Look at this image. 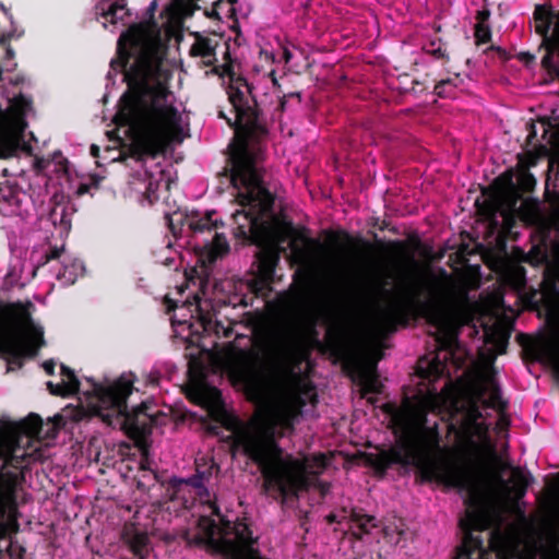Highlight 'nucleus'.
<instances>
[{
	"mask_svg": "<svg viewBox=\"0 0 559 559\" xmlns=\"http://www.w3.org/2000/svg\"><path fill=\"white\" fill-rule=\"evenodd\" d=\"M156 1L146 10L148 20L133 24L117 40L116 56L110 69L123 74L127 91L120 96L114 122L127 127L129 143L122 154L144 163L163 155L174 134L180 132L181 115L166 104L170 94L164 68V46L154 14Z\"/></svg>",
	"mask_w": 559,
	"mask_h": 559,
	"instance_id": "nucleus-1",
	"label": "nucleus"
},
{
	"mask_svg": "<svg viewBox=\"0 0 559 559\" xmlns=\"http://www.w3.org/2000/svg\"><path fill=\"white\" fill-rule=\"evenodd\" d=\"M383 412L391 416L395 444L380 449L377 453L362 454L367 466L379 477H384L393 465L414 467L423 481H436L451 488L473 489L475 474L465 462L441 455L442 437L439 425L428 426V413L425 406L414 404L408 397L402 408L386 403Z\"/></svg>",
	"mask_w": 559,
	"mask_h": 559,
	"instance_id": "nucleus-2",
	"label": "nucleus"
},
{
	"mask_svg": "<svg viewBox=\"0 0 559 559\" xmlns=\"http://www.w3.org/2000/svg\"><path fill=\"white\" fill-rule=\"evenodd\" d=\"M223 426L231 431L227 441L230 442L233 456L241 452L259 467L265 493L274 490V499L280 497L281 503L284 504L288 497H298L299 492L310 488L307 462L292 455L283 457V450L275 439V429L272 425H243L234 418H226L222 425H209L206 430L218 436Z\"/></svg>",
	"mask_w": 559,
	"mask_h": 559,
	"instance_id": "nucleus-3",
	"label": "nucleus"
},
{
	"mask_svg": "<svg viewBox=\"0 0 559 559\" xmlns=\"http://www.w3.org/2000/svg\"><path fill=\"white\" fill-rule=\"evenodd\" d=\"M60 415L55 416L53 425L44 433L43 419L31 413L20 421H3L0 425V554L12 546L11 536L19 528L17 492L24 481L27 468L35 452L24 447L35 439L53 438L62 423Z\"/></svg>",
	"mask_w": 559,
	"mask_h": 559,
	"instance_id": "nucleus-4",
	"label": "nucleus"
},
{
	"mask_svg": "<svg viewBox=\"0 0 559 559\" xmlns=\"http://www.w3.org/2000/svg\"><path fill=\"white\" fill-rule=\"evenodd\" d=\"M233 167H224L227 177L237 190L236 200L241 206L233 214L235 237L261 246L272 236V226L265 217L273 212L274 197L264 186L260 165H255L246 146H240L231 156Z\"/></svg>",
	"mask_w": 559,
	"mask_h": 559,
	"instance_id": "nucleus-5",
	"label": "nucleus"
},
{
	"mask_svg": "<svg viewBox=\"0 0 559 559\" xmlns=\"http://www.w3.org/2000/svg\"><path fill=\"white\" fill-rule=\"evenodd\" d=\"M226 369L229 378L254 394L266 390L289 393V401L283 407L296 420L302 415V408L310 402L318 403L316 388L284 364L270 365L255 349L239 348L227 359Z\"/></svg>",
	"mask_w": 559,
	"mask_h": 559,
	"instance_id": "nucleus-6",
	"label": "nucleus"
},
{
	"mask_svg": "<svg viewBox=\"0 0 559 559\" xmlns=\"http://www.w3.org/2000/svg\"><path fill=\"white\" fill-rule=\"evenodd\" d=\"M34 309L29 300L0 302V358L7 361L8 372L21 369L45 345L43 329L33 322Z\"/></svg>",
	"mask_w": 559,
	"mask_h": 559,
	"instance_id": "nucleus-7",
	"label": "nucleus"
},
{
	"mask_svg": "<svg viewBox=\"0 0 559 559\" xmlns=\"http://www.w3.org/2000/svg\"><path fill=\"white\" fill-rule=\"evenodd\" d=\"M91 388L84 392L90 411L102 418L108 426L120 425L131 436H144L148 429L150 416L144 403L128 407V397L133 392V380L120 377L112 383L104 385L93 379H87Z\"/></svg>",
	"mask_w": 559,
	"mask_h": 559,
	"instance_id": "nucleus-8",
	"label": "nucleus"
},
{
	"mask_svg": "<svg viewBox=\"0 0 559 559\" xmlns=\"http://www.w3.org/2000/svg\"><path fill=\"white\" fill-rule=\"evenodd\" d=\"M354 301L353 295L346 296L330 313L324 349L335 360L342 361L344 369L357 372L364 393H380L381 383L376 364H360L349 345V333L355 317Z\"/></svg>",
	"mask_w": 559,
	"mask_h": 559,
	"instance_id": "nucleus-9",
	"label": "nucleus"
},
{
	"mask_svg": "<svg viewBox=\"0 0 559 559\" xmlns=\"http://www.w3.org/2000/svg\"><path fill=\"white\" fill-rule=\"evenodd\" d=\"M536 185L537 180L531 171L509 168L483 188L484 200H477L475 204L479 214L490 222H496L498 212L510 217L522 194L533 192Z\"/></svg>",
	"mask_w": 559,
	"mask_h": 559,
	"instance_id": "nucleus-10",
	"label": "nucleus"
},
{
	"mask_svg": "<svg viewBox=\"0 0 559 559\" xmlns=\"http://www.w3.org/2000/svg\"><path fill=\"white\" fill-rule=\"evenodd\" d=\"M214 72L223 78L227 76L229 80L227 87L228 100L238 114V118L233 121V124H237L239 119H245L247 132L251 134L266 132L265 119L255 96L252 94L253 86L243 76L235 72L231 62L216 67Z\"/></svg>",
	"mask_w": 559,
	"mask_h": 559,
	"instance_id": "nucleus-11",
	"label": "nucleus"
},
{
	"mask_svg": "<svg viewBox=\"0 0 559 559\" xmlns=\"http://www.w3.org/2000/svg\"><path fill=\"white\" fill-rule=\"evenodd\" d=\"M31 106L32 100L20 94L11 99L9 110L0 115V159L13 157L19 151L31 152L24 140Z\"/></svg>",
	"mask_w": 559,
	"mask_h": 559,
	"instance_id": "nucleus-12",
	"label": "nucleus"
},
{
	"mask_svg": "<svg viewBox=\"0 0 559 559\" xmlns=\"http://www.w3.org/2000/svg\"><path fill=\"white\" fill-rule=\"evenodd\" d=\"M465 503V515L459 521L463 534L462 543L452 559H484L487 549L483 537L475 533L488 531L491 526V516L477 500L467 499Z\"/></svg>",
	"mask_w": 559,
	"mask_h": 559,
	"instance_id": "nucleus-13",
	"label": "nucleus"
},
{
	"mask_svg": "<svg viewBox=\"0 0 559 559\" xmlns=\"http://www.w3.org/2000/svg\"><path fill=\"white\" fill-rule=\"evenodd\" d=\"M200 523H206V526L204 527V536L197 537L195 542L198 544H207L215 548L216 551L228 557H236L239 555L240 548L238 543L245 547H251L257 542V539L252 537V531L243 522H238L233 527L237 543L225 537L216 539L215 533L217 525L213 520L202 518Z\"/></svg>",
	"mask_w": 559,
	"mask_h": 559,
	"instance_id": "nucleus-14",
	"label": "nucleus"
},
{
	"mask_svg": "<svg viewBox=\"0 0 559 559\" xmlns=\"http://www.w3.org/2000/svg\"><path fill=\"white\" fill-rule=\"evenodd\" d=\"M417 292L413 285H407L400 299L382 309L378 316V324L381 329L395 331L397 324H407L408 313L417 301Z\"/></svg>",
	"mask_w": 559,
	"mask_h": 559,
	"instance_id": "nucleus-15",
	"label": "nucleus"
},
{
	"mask_svg": "<svg viewBox=\"0 0 559 559\" xmlns=\"http://www.w3.org/2000/svg\"><path fill=\"white\" fill-rule=\"evenodd\" d=\"M233 110L235 112L234 119L227 117L224 111H222V110L218 111V117L222 119H225L227 124L230 128H233L235 131V138L228 146L229 154H228V158H227V165L225 167H233L231 156L242 145L246 146L252 162L255 165H259V160L261 157V151L253 148L250 145V141H259L260 139L266 136L269 133V130L266 129V132L261 133V134H251V133L247 132V130H246V120L245 119H239V122L237 124H233V121H235L238 118V114L234 107H233Z\"/></svg>",
	"mask_w": 559,
	"mask_h": 559,
	"instance_id": "nucleus-16",
	"label": "nucleus"
},
{
	"mask_svg": "<svg viewBox=\"0 0 559 559\" xmlns=\"http://www.w3.org/2000/svg\"><path fill=\"white\" fill-rule=\"evenodd\" d=\"M32 206V197L16 183L7 181L0 185V214L24 216Z\"/></svg>",
	"mask_w": 559,
	"mask_h": 559,
	"instance_id": "nucleus-17",
	"label": "nucleus"
},
{
	"mask_svg": "<svg viewBox=\"0 0 559 559\" xmlns=\"http://www.w3.org/2000/svg\"><path fill=\"white\" fill-rule=\"evenodd\" d=\"M369 234L371 235L376 247L380 250L388 251L399 255H408L409 259L414 261L413 253H411L412 249L413 252H417L424 259L430 261L435 259L433 248L431 246L425 245L416 235L408 237L407 241H384L383 239L379 238L376 233L369 231Z\"/></svg>",
	"mask_w": 559,
	"mask_h": 559,
	"instance_id": "nucleus-18",
	"label": "nucleus"
},
{
	"mask_svg": "<svg viewBox=\"0 0 559 559\" xmlns=\"http://www.w3.org/2000/svg\"><path fill=\"white\" fill-rule=\"evenodd\" d=\"M507 468L511 469L510 480H506L501 473L496 474V479L504 493L518 502L525 497L534 479L528 472L519 466L512 467L509 463H506L502 465V471Z\"/></svg>",
	"mask_w": 559,
	"mask_h": 559,
	"instance_id": "nucleus-19",
	"label": "nucleus"
},
{
	"mask_svg": "<svg viewBox=\"0 0 559 559\" xmlns=\"http://www.w3.org/2000/svg\"><path fill=\"white\" fill-rule=\"evenodd\" d=\"M426 318L429 324L437 328V342L443 349H452L457 342V336L451 328V322L447 313L436 307L425 309Z\"/></svg>",
	"mask_w": 559,
	"mask_h": 559,
	"instance_id": "nucleus-20",
	"label": "nucleus"
},
{
	"mask_svg": "<svg viewBox=\"0 0 559 559\" xmlns=\"http://www.w3.org/2000/svg\"><path fill=\"white\" fill-rule=\"evenodd\" d=\"M498 215L503 218V222L508 227L513 225L516 216L527 225H536L542 221V213L537 199H525L519 206L516 204L515 211L510 217L506 216L502 212H498Z\"/></svg>",
	"mask_w": 559,
	"mask_h": 559,
	"instance_id": "nucleus-21",
	"label": "nucleus"
},
{
	"mask_svg": "<svg viewBox=\"0 0 559 559\" xmlns=\"http://www.w3.org/2000/svg\"><path fill=\"white\" fill-rule=\"evenodd\" d=\"M60 370L62 377L60 383H53L51 381L47 382V389L50 394L61 397H68L78 394L80 392L81 383L74 371L63 364H61Z\"/></svg>",
	"mask_w": 559,
	"mask_h": 559,
	"instance_id": "nucleus-22",
	"label": "nucleus"
},
{
	"mask_svg": "<svg viewBox=\"0 0 559 559\" xmlns=\"http://www.w3.org/2000/svg\"><path fill=\"white\" fill-rule=\"evenodd\" d=\"M481 413L477 406L472 407L460 426L454 423L448 424V433L455 435L460 441L473 442L475 430L479 428L478 419Z\"/></svg>",
	"mask_w": 559,
	"mask_h": 559,
	"instance_id": "nucleus-23",
	"label": "nucleus"
},
{
	"mask_svg": "<svg viewBox=\"0 0 559 559\" xmlns=\"http://www.w3.org/2000/svg\"><path fill=\"white\" fill-rule=\"evenodd\" d=\"M511 331L507 325L497 323L485 332V342L493 346L498 355L507 352Z\"/></svg>",
	"mask_w": 559,
	"mask_h": 559,
	"instance_id": "nucleus-24",
	"label": "nucleus"
},
{
	"mask_svg": "<svg viewBox=\"0 0 559 559\" xmlns=\"http://www.w3.org/2000/svg\"><path fill=\"white\" fill-rule=\"evenodd\" d=\"M72 206L69 203H56L48 214V219L55 227L60 228V234H68L71 229Z\"/></svg>",
	"mask_w": 559,
	"mask_h": 559,
	"instance_id": "nucleus-25",
	"label": "nucleus"
},
{
	"mask_svg": "<svg viewBox=\"0 0 559 559\" xmlns=\"http://www.w3.org/2000/svg\"><path fill=\"white\" fill-rule=\"evenodd\" d=\"M99 8L102 16L111 24L122 22L129 15L126 0H103Z\"/></svg>",
	"mask_w": 559,
	"mask_h": 559,
	"instance_id": "nucleus-26",
	"label": "nucleus"
},
{
	"mask_svg": "<svg viewBox=\"0 0 559 559\" xmlns=\"http://www.w3.org/2000/svg\"><path fill=\"white\" fill-rule=\"evenodd\" d=\"M191 486L195 489V493L200 497H210L209 489L204 481L202 480V476L194 473L192 476L188 478H179V477H173L169 480V488L173 489L174 496H176L182 486Z\"/></svg>",
	"mask_w": 559,
	"mask_h": 559,
	"instance_id": "nucleus-27",
	"label": "nucleus"
},
{
	"mask_svg": "<svg viewBox=\"0 0 559 559\" xmlns=\"http://www.w3.org/2000/svg\"><path fill=\"white\" fill-rule=\"evenodd\" d=\"M559 241H555L551 243L550 249L542 248V247H533L527 253L525 261L534 266L538 265H547L549 267L555 269L558 272L557 264L552 257V248Z\"/></svg>",
	"mask_w": 559,
	"mask_h": 559,
	"instance_id": "nucleus-28",
	"label": "nucleus"
},
{
	"mask_svg": "<svg viewBox=\"0 0 559 559\" xmlns=\"http://www.w3.org/2000/svg\"><path fill=\"white\" fill-rule=\"evenodd\" d=\"M280 261V257L276 252L273 251H261L257 255V273L263 276H266V278L274 277L275 269L277 266V263Z\"/></svg>",
	"mask_w": 559,
	"mask_h": 559,
	"instance_id": "nucleus-29",
	"label": "nucleus"
},
{
	"mask_svg": "<svg viewBox=\"0 0 559 559\" xmlns=\"http://www.w3.org/2000/svg\"><path fill=\"white\" fill-rule=\"evenodd\" d=\"M350 520L353 522V535L357 539H361L364 535L369 533V524L373 527L376 526L374 518L371 515L362 514L357 511H353L350 514Z\"/></svg>",
	"mask_w": 559,
	"mask_h": 559,
	"instance_id": "nucleus-30",
	"label": "nucleus"
},
{
	"mask_svg": "<svg viewBox=\"0 0 559 559\" xmlns=\"http://www.w3.org/2000/svg\"><path fill=\"white\" fill-rule=\"evenodd\" d=\"M543 354L559 379V333L546 342Z\"/></svg>",
	"mask_w": 559,
	"mask_h": 559,
	"instance_id": "nucleus-31",
	"label": "nucleus"
},
{
	"mask_svg": "<svg viewBox=\"0 0 559 559\" xmlns=\"http://www.w3.org/2000/svg\"><path fill=\"white\" fill-rule=\"evenodd\" d=\"M147 544L148 537L145 533L136 532L128 540L130 550L140 559H144L147 555Z\"/></svg>",
	"mask_w": 559,
	"mask_h": 559,
	"instance_id": "nucleus-32",
	"label": "nucleus"
},
{
	"mask_svg": "<svg viewBox=\"0 0 559 559\" xmlns=\"http://www.w3.org/2000/svg\"><path fill=\"white\" fill-rule=\"evenodd\" d=\"M190 53L195 57L210 58L215 56V48L207 37H198L191 46Z\"/></svg>",
	"mask_w": 559,
	"mask_h": 559,
	"instance_id": "nucleus-33",
	"label": "nucleus"
},
{
	"mask_svg": "<svg viewBox=\"0 0 559 559\" xmlns=\"http://www.w3.org/2000/svg\"><path fill=\"white\" fill-rule=\"evenodd\" d=\"M272 282V278H266V276L257 273L248 282V288L253 294L254 297L264 296L271 289Z\"/></svg>",
	"mask_w": 559,
	"mask_h": 559,
	"instance_id": "nucleus-34",
	"label": "nucleus"
},
{
	"mask_svg": "<svg viewBox=\"0 0 559 559\" xmlns=\"http://www.w3.org/2000/svg\"><path fill=\"white\" fill-rule=\"evenodd\" d=\"M462 80L456 74L454 78H448L436 83L433 93L439 97H451L454 93V88L457 87L459 82Z\"/></svg>",
	"mask_w": 559,
	"mask_h": 559,
	"instance_id": "nucleus-35",
	"label": "nucleus"
},
{
	"mask_svg": "<svg viewBox=\"0 0 559 559\" xmlns=\"http://www.w3.org/2000/svg\"><path fill=\"white\" fill-rule=\"evenodd\" d=\"M188 225L194 233L212 231L217 227L216 223L212 219V213H206L202 217H192L189 219Z\"/></svg>",
	"mask_w": 559,
	"mask_h": 559,
	"instance_id": "nucleus-36",
	"label": "nucleus"
},
{
	"mask_svg": "<svg viewBox=\"0 0 559 559\" xmlns=\"http://www.w3.org/2000/svg\"><path fill=\"white\" fill-rule=\"evenodd\" d=\"M524 153L518 154V163L513 168L515 170H526L530 171L531 167H534L538 163L539 155L530 148H524Z\"/></svg>",
	"mask_w": 559,
	"mask_h": 559,
	"instance_id": "nucleus-37",
	"label": "nucleus"
},
{
	"mask_svg": "<svg viewBox=\"0 0 559 559\" xmlns=\"http://www.w3.org/2000/svg\"><path fill=\"white\" fill-rule=\"evenodd\" d=\"M525 127H526L527 135H526L525 142L523 144V148H530V147L535 148L536 146H538L539 148L545 150V146L543 144L536 143L537 129H536L535 122L533 120H530L526 122Z\"/></svg>",
	"mask_w": 559,
	"mask_h": 559,
	"instance_id": "nucleus-38",
	"label": "nucleus"
},
{
	"mask_svg": "<svg viewBox=\"0 0 559 559\" xmlns=\"http://www.w3.org/2000/svg\"><path fill=\"white\" fill-rule=\"evenodd\" d=\"M165 219L167 221V225L170 229V231L174 235H177L181 230V226L185 221V215L180 212H175L173 214H165Z\"/></svg>",
	"mask_w": 559,
	"mask_h": 559,
	"instance_id": "nucleus-39",
	"label": "nucleus"
},
{
	"mask_svg": "<svg viewBox=\"0 0 559 559\" xmlns=\"http://www.w3.org/2000/svg\"><path fill=\"white\" fill-rule=\"evenodd\" d=\"M475 41L477 45L486 44L491 39V28L488 24L475 25Z\"/></svg>",
	"mask_w": 559,
	"mask_h": 559,
	"instance_id": "nucleus-40",
	"label": "nucleus"
},
{
	"mask_svg": "<svg viewBox=\"0 0 559 559\" xmlns=\"http://www.w3.org/2000/svg\"><path fill=\"white\" fill-rule=\"evenodd\" d=\"M296 421L297 420L283 408L276 415V423L285 430L293 431L295 429Z\"/></svg>",
	"mask_w": 559,
	"mask_h": 559,
	"instance_id": "nucleus-41",
	"label": "nucleus"
},
{
	"mask_svg": "<svg viewBox=\"0 0 559 559\" xmlns=\"http://www.w3.org/2000/svg\"><path fill=\"white\" fill-rule=\"evenodd\" d=\"M489 401L492 407L503 409L507 406V403L502 400L500 388L495 382L491 383Z\"/></svg>",
	"mask_w": 559,
	"mask_h": 559,
	"instance_id": "nucleus-42",
	"label": "nucleus"
},
{
	"mask_svg": "<svg viewBox=\"0 0 559 559\" xmlns=\"http://www.w3.org/2000/svg\"><path fill=\"white\" fill-rule=\"evenodd\" d=\"M59 281H63L66 285H71L76 280V274L74 271H70L69 267L66 265L64 270L62 272H59L57 275Z\"/></svg>",
	"mask_w": 559,
	"mask_h": 559,
	"instance_id": "nucleus-43",
	"label": "nucleus"
},
{
	"mask_svg": "<svg viewBox=\"0 0 559 559\" xmlns=\"http://www.w3.org/2000/svg\"><path fill=\"white\" fill-rule=\"evenodd\" d=\"M59 281H63L66 285H71L76 280V274L74 271H70L69 267L66 265L64 270L62 272H59L57 275Z\"/></svg>",
	"mask_w": 559,
	"mask_h": 559,
	"instance_id": "nucleus-44",
	"label": "nucleus"
},
{
	"mask_svg": "<svg viewBox=\"0 0 559 559\" xmlns=\"http://www.w3.org/2000/svg\"><path fill=\"white\" fill-rule=\"evenodd\" d=\"M373 226L378 227L379 230H381V231L389 230L393 235H397L400 233L399 229L395 226H391L390 222H388L385 219H382L380 222L379 218H376V221L373 223Z\"/></svg>",
	"mask_w": 559,
	"mask_h": 559,
	"instance_id": "nucleus-45",
	"label": "nucleus"
},
{
	"mask_svg": "<svg viewBox=\"0 0 559 559\" xmlns=\"http://www.w3.org/2000/svg\"><path fill=\"white\" fill-rule=\"evenodd\" d=\"M63 247H51L49 250L45 253V262H49L51 260H57L61 257L63 252Z\"/></svg>",
	"mask_w": 559,
	"mask_h": 559,
	"instance_id": "nucleus-46",
	"label": "nucleus"
},
{
	"mask_svg": "<svg viewBox=\"0 0 559 559\" xmlns=\"http://www.w3.org/2000/svg\"><path fill=\"white\" fill-rule=\"evenodd\" d=\"M213 468H214V464L210 465V466H205L203 469H201L199 466L197 467L195 469V473L198 475H201L202 476V480L204 481V484L206 485L210 479L212 478V475H213Z\"/></svg>",
	"mask_w": 559,
	"mask_h": 559,
	"instance_id": "nucleus-47",
	"label": "nucleus"
},
{
	"mask_svg": "<svg viewBox=\"0 0 559 559\" xmlns=\"http://www.w3.org/2000/svg\"><path fill=\"white\" fill-rule=\"evenodd\" d=\"M549 543L556 552V559H559V531H554L550 533Z\"/></svg>",
	"mask_w": 559,
	"mask_h": 559,
	"instance_id": "nucleus-48",
	"label": "nucleus"
},
{
	"mask_svg": "<svg viewBox=\"0 0 559 559\" xmlns=\"http://www.w3.org/2000/svg\"><path fill=\"white\" fill-rule=\"evenodd\" d=\"M490 17V11L487 8H484L476 13V24H488V20Z\"/></svg>",
	"mask_w": 559,
	"mask_h": 559,
	"instance_id": "nucleus-49",
	"label": "nucleus"
},
{
	"mask_svg": "<svg viewBox=\"0 0 559 559\" xmlns=\"http://www.w3.org/2000/svg\"><path fill=\"white\" fill-rule=\"evenodd\" d=\"M518 59L523 62L525 66H531L535 62V55L530 51H522L518 55Z\"/></svg>",
	"mask_w": 559,
	"mask_h": 559,
	"instance_id": "nucleus-50",
	"label": "nucleus"
},
{
	"mask_svg": "<svg viewBox=\"0 0 559 559\" xmlns=\"http://www.w3.org/2000/svg\"><path fill=\"white\" fill-rule=\"evenodd\" d=\"M213 238H214L215 246L217 247V249L223 250V251L229 250V246L223 236L215 233Z\"/></svg>",
	"mask_w": 559,
	"mask_h": 559,
	"instance_id": "nucleus-51",
	"label": "nucleus"
},
{
	"mask_svg": "<svg viewBox=\"0 0 559 559\" xmlns=\"http://www.w3.org/2000/svg\"><path fill=\"white\" fill-rule=\"evenodd\" d=\"M429 53H431V56L436 59H444L447 58V53H445V50L439 46L437 48H433L431 50H428Z\"/></svg>",
	"mask_w": 559,
	"mask_h": 559,
	"instance_id": "nucleus-52",
	"label": "nucleus"
},
{
	"mask_svg": "<svg viewBox=\"0 0 559 559\" xmlns=\"http://www.w3.org/2000/svg\"><path fill=\"white\" fill-rule=\"evenodd\" d=\"M55 367H56V364L53 360H46L44 364H43V368L45 370V372L48 374V376H53L55 374Z\"/></svg>",
	"mask_w": 559,
	"mask_h": 559,
	"instance_id": "nucleus-53",
	"label": "nucleus"
},
{
	"mask_svg": "<svg viewBox=\"0 0 559 559\" xmlns=\"http://www.w3.org/2000/svg\"><path fill=\"white\" fill-rule=\"evenodd\" d=\"M164 305L166 307L167 313L174 311L177 308V302L167 296L164 298Z\"/></svg>",
	"mask_w": 559,
	"mask_h": 559,
	"instance_id": "nucleus-54",
	"label": "nucleus"
},
{
	"mask_svg": "<svg viewBox=\"0 0 559 559\" xmlns=\"http://www.w3.org/2000/svg\"><path fill=\"white\" fill-rule=\"evenodd\" d=\"M313 462L320 468H325V466H326V460L323 454L314 455Z\"/></svg>",
	"mask_w": 559,
	"mask_h": 559,
	"instance_id": "nucleus-55",
	"label": "nucleus"
},
{
	"mask_svg": "<svg viewBox=\"0 0 559 559\" xmlns=\"http://www.w3.org/2000/svg\"><path fill=\"white\" fill-rule=\"evenodd\" d=\"M552 257H554V260L557 264V267H558V273H559V242L556 243L552 248Z\"/></svg>",
	"mask_w": 559,
	"mask_h": 559,
	"instance_id": "nucleus-56",
	"label": "nucleus"
},
{
	"mask_svg": "<svg viewBox=\"0 0 559 559\" xmlns=\"http://www.w3.org/2000/svg\"><path fill=\"white\" fill-rule=\"evenodd\" d=\"M488 49L489 50H495V51H497L500 55V57H502L503 59H508L507 51L504 49H502L501 47L492 45Z\"/></svg>",
	"mask_w": 559,
	"mask_h": 559,
	"instance_id": "nucleus-57",
	"label": "nucleus"
},
{
	"mask_svg": "<svg viewBox=\"0 0 559 559\" xmlns=\"http://www.w3.org/2000/svg\"><path fill=\"white\" fill-rule=\"evenodd\" d=\"M87 190H88V186H87V185H85V183H81V185L79 186V188H78V191H76V192H78V194H79V195H83V194H85V193L87 192Z\"/></svg>",
	"mask_w": 559,
	"mask_h": 559,
	"instance_id": "nucleus-58",
	"label": "nucleus"
},
{
	"mask_svg": "<svg viewBox=\"0 0 559 559\" xmlns=\"http://www.w3.org/2000/svg\"><path fill=\"white\" fill-rule=\"evenodd\" d=\"M91 155L94 157L99 156V147L96 144H92L91 146Z\"/></svg>",
	"mask_w": 559,
	"mask_h": 559,
	"instance_id": "nucleus-59",
	"label": "nucleus"
},
{
	"mask_svg": "<svg viewBox=\"0 0 559 559\" xmlns=\"http://www.w3.org/2000/svg\"><path fill=\"white\" fill-rule=\"evenodd\" d=\"M325 519L330 524L337 522V516L334 513H330Z\"/></svg>",
	"mask_w": 559,
	"mask_h": 559,
	"instance_id": "nucleus-60",
	"label": "nucleus"
},
{
	"mask_svg": "<svg viewBox=\"0 0 559 559\" xmlns=\"http://www.w3.org/2000/svg\"><path fill=\"white\" fill-rule=\"evenodd\" d=\"M223 524H224L223 532H224V534H227L228 531L231 530V523L228 520H224Z\"/></svg>",
	"mask_w": 559,
	"mask_h": 559,
	"instance_id": "nucleus-61",
	"label": "nucleus"
},
{
	"mask_svg": "<svg viewBox=\"0 0 559 559\" xmlns=\"http://www.w3.org/2000/svg\"><path fill=\"white\" fill-rule=\"evenodd\" d=\"M341 236L342 238L346 241V242H352L353 241V238L350 237V235L346 231H342L341 233Z\"/></svg>",
	"mask_w": 559,
	"mask_h": 559,
	"instance_id": "nucleus-62",
	"label": "nucleus"
},
{
	"mask_svg": "<svg viewBox=\"0 0 559 559\" xmlns=\"http://www.w3.org/2000/svg\"><path fill=\"white\" fill-rule=\"evenodd\" d=\"M212 509H213V513H214L215 515H217V516H219V515H221V514H219V508H218L216 504H214V506L212 507Z\"/></svg>",
	"mask_w": 559,
	"mask_h": 559,
	"instance_id": "nucleus-63",
	"label": "nucleus"
},
{
	"mask_svg": "<svg viewBox=\"0 0 559 559\" xmlns=\"http://www.w3.org/2000/svg\"><path fill=\"white\" fill-rule=\"evenodd\" d=\"M252 299H253V297H251V300H252ZM240 304H241L242 306L247 307V306L251 305V304H252V301H251V302H248L245 298H242V299H241V301H240Z\"/></svg>",
	"mask_w": 559,
	"mask_h": 559,
	"instance_id": "nucleus-64",
	"label": "nucleus"
}]
</instances>
